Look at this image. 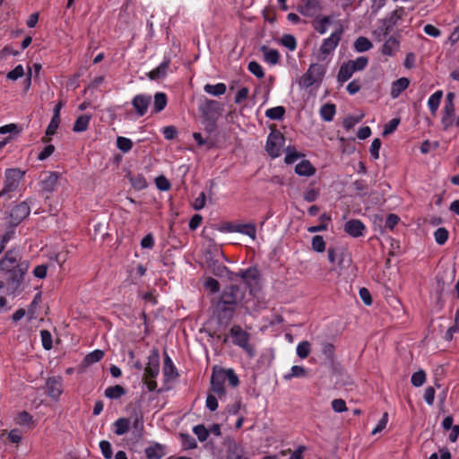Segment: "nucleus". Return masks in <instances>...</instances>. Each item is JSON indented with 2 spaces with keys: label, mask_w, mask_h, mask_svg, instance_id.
Here are the masks:
<instances>
[{
  "label": "nucleus",
  "mask_w": 459,
  "mask_h": 459,
  "mask_svg": "<svg viewBox=\"0 0 459 459\" xmlns=\"http://www.w3.org/2000/svg\"><path fill=\"white\" fill-rule=\"evenodd\" d=\"M204 245H207L206 263L208 269L216 276H224L228 269L221 261L223 255L220 247L212 238L203 235V246Z\"/></svg>",
  "instance_id": "nucleus-1"
},
{
  "label": "nucleus",
  "mask_w": 459,
  "mask_h": 459,
  "mask_svg": "<svg viewBox=\"0 0 459 459\" xmlns=\"http://www.w3.org/2000/svg\"><path fill=\"white\" fill-rule=\"evenodd\" d=\"M203 442L204 447L209 449L215 456L221 455V445L223 444V437L221 434V426L219 424H212L210 428L203 426Z\"/></svg>",
  "instance_id": "nucleus-2"
},
{
  "label": "nucleus",
  "mask_w": 459,
  "mask_h": 459,
  "mask_svg": "<svg viewBox=\"0 0 459 459\" xmlns=\"http://www.w3.org/2000/svg\"><path fill=\"white\" fill-rule=\"evenodd\" d=\"M21 256L18 251L15 249L8 250L4 257L0 260V271L6 273H14L16 270H22L26 272L28 264L23 263L19 264Z\"/></svg>",
  "instance_id": "nucleus-3"
},
{
  "label": "nucleus",
  "mask_w": 459,
  "mask_h": 459,
  "mask_svg": "<svg viewBox=\"0 0 459 459\" xmlns=\"http://www.w3.org/2000/svg\"><path fill=\"white\" fill-rule=\"evenodd\" d=\"M325 73V68L322 65L312 64L307 71L299 79V84L301 88H308L322 81Z\"/></svg>",
  "instance_id": "nucleus-4"
},
{
  "label": "nucleus",
  "mask_w": 459,
  "mask_h": 459,
  "mask_svg": "<svg viewBox=\"0 0 459 459\" xmlns=\"http://www.w3.org/2000/svg\"><path fill=\"white\" fill-rule=\"evenodd\" d=\"M342 31L341 28L336 27L331 36L324 40L320 48V52L317 55V60H325L327 56L335 49L340 41Z\"/></svg>",
  "instance_id": "nucleus-5"
},
{
  "label": "nucleus",
  "mask_w": 459,
  "mask_h": 459,
  "mask_svg": "<svg viewBox=\"0 0 459 459\" xmlns=\"http://www.w3.org/2000/svg\"><path fill=\"white\" fill-rule=\"evenodd\" d=\"M25 171L19 169H7L4 172V186L3 190L9 194L15 191L22 179L23 178Z\"/></svg>",
  "instance_id": "nucleus-6"
},
{
  "label": "nucleus",
  "mask_w": 459,
  "mask_h": 459,
  "mask_svg": "<svg viewBox=\"0 0 459 459\" xmlns=\"http://www.w3.org/2000/svg\"><path fill=\"white\" fill-rule=\"evenodd\" d=\"M227 382L226 369L221 368H214L211 378L212 390L217 394L219 398L224 394L225 383Z\"/></svg>",
  "instance_id": "nucleus-7"
},
{
  "label": "nucleus",
  "mask_w": 459,
  "mask_h": 459,
  "mask_svg": "<svg viewBox=\"0 0 459 459\" xmlns=\"http://www.w3.org/2000/svg\"><path fill=\"white\" fill-rule=\"evenodd\" d=\"M227 382L226 369L221 368H214L211 378L212 390L217 394L219 398L224 394L225 383Z\"/></svg>",
  "instance_id": "nucleus-8"
},
{
  "label": "nucleus",
  "mask_w": 459,
  "mask_h": 459,
  "mask_svg": "<svg viewBox=\"0 0 459 459\" xmlns=\"http://www.w3.org/2000/svg\"><path fill=\"white\" fill-rule=\"evenodd\" d=\"M227 382L226 369L221 368H214L211 378L212 390L217 394L219 398L224 394L225 383Z\"/></svg>",
  "instance_id": "nucleus-9"
},
{
  "label": "nucleus",
  "mask_w": 459,
  "mask_h": 459,
  "mask_svg": "<svg viewBox=\"0 0 459 459\" xmlns=\"http://www.w3.org/2000/svg\"><path fill=\"white\" fill-rule=\"evenodd\" d=\"M30 212V208L26 202H22L12 207L9 217L13 227L19 225Z\"/></svg>",
  "instance_id": "nucleus-10"
},
{
  "label": "nucleus",
  "mask_w": 459,
  "mask_h": 459,
  "mask_svg": "<svg viewBox=\"0 0 459 459\" xmlns=\"http://www.w3.org/2000/svg\"><path fill=\"white\" fill-rule=\"evenodd\" d=\"M284 139L279 132H273L268 135L266 143V151L273 158L281 155V150L283 146Z\"/></svg>",
  "instance_id": "nucleus-11"
},
{
  "label": "nucleus",
  "mask_w": 459,
  "mask_h": 459,
  "mask_svg": "<svg viewBox=\"0 0 459 459\" xmlns=\"http://www.w3.org/2000/svg\"><path fill=\"white\" fill-rule=\"evenodd\" d=\"M145 375L149 378H155L160 373V352L157 348H153L148 356L147 364L144 369Z\"/></svg>",
  "instance_id": "nucleus-12"
},
{
  "label": "nucleus",
  "mask_w": 459,
  "mask_h": 459,
  "mask_svg": "<svg viewBox=\"0 0 459 459\" xmlns=\"http://www.w3.org/2000/svg\"><path fill=\"white\" fill-rule=\"evenodd\" d=\"M25 272L22 270H16L14 273H6L8 275L5 284H6V294L8 295H15L23 281V274Z\"/></svg>",
  "instance_id": "nucleus-13"
},
{
  "label": "nucleus",
  "mask_w": 459,
  "mask_h": 459,
  "mask_svg": "<svg viewBox=\"0 0 459 459\" xmlns=\"http://www.w3.org/2000/svg\"><path fill=\"white\" fill-rule=\"evenodd\" d=\"M152 102V97L149 94H137L132 100L134 107L138 117H143L148 110Z\"/></svg>",
  "instance_id": "nucleus-14"
},
{
  "label": "nucleus",
  "mask_w": 459,
  "mask_h": 459,
  "mask_svg": "<svg viewBox=\"0 0 459 459\" xmlns=\"http://www.w3.org/2000/svg\"><path fill=\"white\" fill-rule=\"evenodd\" d=\"M231 334L234 338V342L243 348L247 353L253 355V348L249 344L248 334L243 331L239 326H234L231 329Z\"/></svg>",
  "instance_id": "nucleus-15"
},
{
  "label": "nucleus",
  "mask_w": 459,
  "mask_h": 459,
  "mask_svg": "<svg viewBox=\"0 0 459 459\" xmlns=\"http://www.w3.org/2000/svg\"><path fill=\"white\" fill-rule=\"evenodd\" d=\"M220 298L224 300V303L236 307L237 303L241 299V295L238 287L231 285L224 290Z\"/></svg>",
  "instance_id": "nucleus-16"
},
{
  "label": "nucleus",
  "mask_w": 459,
  "mask_h": 459,
  "mask_svg": "<svg viewBox=\"0 0 459 459\" xmlns=\"http://www.w3.org/2000/svg\"><path fill=\"white\" fill-rule=\"evenodd\" d=\"M169 65L170 59L165 56L162 62L157 67L147 74V76L153 81L163 79L167 74Z\"/></svg>",
  "instance_id": "nucleus-17"
},
{
  "label": "nucleus",
  "mask_w": 459,
  "mask_h": 459,
  "mask_svg": "<svg viewBox=\"0 0 459 459\" xmlns=\"http://www.w3.org/2000/svg\"><path fill=\"white\" fill-rule=\"evenodd\" d=\"M46 385L48 395L53 399L58 398L63 391L62 378L60 377L48 378Z\"/></svg>",
  "instance_id": "nucleus-18"
},
{
  "label": "nucleus",
  "mask_w": 459,
  "mask_h": 459,
  "mask_svg": "<svg viewBox=\"0 0 459 459\" xmlns=\"http://www.w3.org/2000/svg\"><path fill=\"white\" fill-rule=\"evenodd\" d=\"M163 375L166 380H174L178 376V369L175 367L172 359L166 351L164 352L163 359Z\"/></svg>",
  "instance_id": "nucleus-19"
},
{
  "label": "nucleus",
  "mask_w": 459,
  "mask_h": 459,
  "mask_svg": "<svg viewBox=\"0 0 459 459\" xmlns=\"http://www.w3.org/2000/svg\"><path fill=\"white\" fill-rule=\"evenodd\" d=\"M400 48V40L395 36L389 37L384 43L381 48V53L384 56H394Z\"/></svg>",
  "instance_id": "nucleus-20"
},
{
  "label": "nucleus",
  "mask_w": 459,
  "mask_h": 459,
  "mask_svg": "<svg viewBox=\"0 0 459 459\" xmlns=\"http://www.w3.org/2000/svg\"><path fill=\"white\" fill-rule=\"evenodd\" d=\"M59 174L56 171L48 172L44 179L41 180V189L47 193H53L56 187Z\"/></svg>",
  "instance_id": "nucleus-21"
},
{
  "label": "nucleus",
  "mask_w": 459,
  "mask_h": 459,
  "mask_svg": "<svg viewBox=\"0 0 459 459\" xmlns=\"http://www.w3.org/2000/svg\"><path fill=\"white\" fill-rule=\"evenodd\" d=\"M344 230L350 236L358 238L363 235L365 225L359 220H351L345 223Z\"/></svg>",
  "instance_id": "nucleus-22"
},
{
  "label": "nucleus",
  "mask_w": 459,
  "mask_h": 459,
  "mask_svg": "<svg viewBox=\"0 0 459 459\" xmlns=\"http://www.w3.org/2000/svg\"><path fill=\"white\" fill-rule=\"evenodd\" d=\"M144 452L148 459H161L167 454V446L160 443H154L147 446Z\"/></svg>",
  "instance_id": "nucleus-23"
},
{
  "label": "nucleus",
  "mask_w": 459,
  "mask_h": 459,
  "mask_svg": "<svg viewBox=\"0 0 459 459\" xmlns=\"http://www.w3.org/2000/svg\"><path fill=\"white\" fill-rule=\"evenodd\" d=\"M227 459H247L243 448L233 440L227 443Z\"/></svg>",
  "instance_id": "nucleus-24"
},
{
  "label": "nucleus",
  "mask_w": 459,
  "mask_h": 459,
  "mask_svg": "<svg viewBox=\"0 0 459 459\" xmlns=\"http://www.w3.org/2000/svg\"><path fill=\"white\" fill-rule=\"evenodd\" d=\"M409 83H410V81L409 79L405 78V77H402L394 82H392V86H391V91H390V94H391V97L393 99H396L399 97V95L405 90L408 88L409 86Z\"/></svg>",
  "instance_id": "nucleus-25"
},
{
  "label": "nucleus",
  "mask_w": 459,
  "mask_h": 459,
  "mask_svg": "<svg viewBox=\"0 0 459 459\" xmlns=\"http://www.w3.org/2000/svg\"><path fill=\"white\" fill-rule=\"evenodd\" d=\"M167 103V95L161 91L156 92L153 97L152 112L155 114L161 112L166 108Z\"/></svg>",
  "instance_id": "nucleus-26"
},
{
  "label": "nucleus",
  "mask_w": 459,
  "mask_h": 459,
  "mask_svg": "<svg viewBox=\"0 0 459 459\" xmlns=\"http://www.w3.org/2000/svg\"><path fill=\"white\" fill-rule=\"evenodd\" d=\"M214 307L219 316L224 319L230 318L235 310L233 306H229L224 303V300L221 298H220V299L214 304Z\"/></svg>",
  "instance_id": "nucleus-27"
},
{
  "label": "nucleus",
  "mask_w": 459,
  "mask_h": 459,
  "mask_svg": "<svg viewBox=\"0 0 459 459\" xmlns=\"http://www.w3.org/2000/svg\"><path fill=\"white\" fill-rule=\"evenodd\" d=\"M260 50L261 52L263 53L264 55V60L272 65H275L279 63L280 61V53L278 52V50L276 49H273V48H269L268 47L266 46H262L260 48Z\"/></svg>",
  "instance_id": "nucleus-28"
},
{
  "label": "nucleus",
  "mask_w": 459,
  "mask_h": 459,
  "mask_svg": "<svg viewBox=\"0 0 459 459\" xmlns=\"http://www.w3.org/2000/svg\"><path fill=\"white\" fill-rule=\"evenodd\" d=\"M295 172L299 176L310 177L315 174L316 169L308 160H301L295 167Z\"/></svg>",
  "instance_id": "nucleus-29"
},
{
  "label": "nucleus",
  "mask_w": 459,
  "mask_h": 459,
  "mask_svg": "<svg viewBox=\"0 0 459 459\" xmlns=\"http://www.w3.org/2000/svg\"><path fill=\"white\" fill-rule=\"evenodd\" d=\"M455 106H445L443 109V116H442V125L444 126L445 129L449 128L453 126L455 121Z\"/></svg>",
  "instance_id": "nucleus-30"
},
{
  "label": "nucleus",
  "mask_w": 459,
  "mask_h": 459,
  "mask_svg": "<svg viewBox=\"0 0 459 459\" xmlns=\"http://www.w3.org/2000/svg\"><path fill=\"white\" fill-rule=\"evenodd\" d=\"M104 394L109 400H118L126 394V390L121 385H116L106 388Z\"/></svg>",
  "instance_id": "nucleus-31"
},
{
  "label": "nucleus",
  "mask_w": 459,
  "mask_h": 459,
  "mask_svg": "<svg viewBox=\"0 0 459 459\" xmlns=\"http://www.w3.org/2000/svg\"><path fill=\"white\" fill-rule=\"evenodd\" d=\"M91 117L90 115H81L75 120L73 131L75 133L85 132L89 126Z\"/></svg>",
  "instance_id": "nucleus-32"
},
{
  "label": "nucleus",
  "mask_w": 459,
  "mask_h": 459,
  "mask_svg": "<svg viewBox=\"0 0 459 459\" xmlns=\"http://www.w3.org/2000/svg\"><path fill=\"white\" fill-rule=\"evenodd\" d=\"M397 19V13L396 12H394L390 17V24L388 25H384L382 28H380L379 30H376L374 32V35L376 36V39L378 41H381L383 39V38H385V36H387L391 30V27L393 24L395 23V21Z\"/></svg>",
  "instance_id": "nucleus-33"
},
{
  "label": "nucleus",
  "mask_w": 459,
  "mask_h": 459,
  "mask_svg": "<svg viewBox=\"0 0 459 459\" xmlns=\"http://www.w3.org/2000/svg\"><path fill=\"white\" fill-rule=\"evenodd\" d=\"M307 377V370L301 366H293L290 368V371L283 376L285 380H290L293 377L296 378H304Z\"/></svg>",
  "instance_id": "nucleus-34"
},
{
  "label": "nucleus",
  "mask_w": 459,
  "mask_h": 459,
  "mask_svg": "<svg viewBox=\"0 0 459 459\" xmlns=\"http://www.w3.org/2000/svg\"><path fill=\"white\" fill-rule=\"evenodd\" d=\"M234 231L247 235L250 237L252 239L255 238L256 236V229L254 224H238L235 227Z\"/></svg>",
  "instance_id": "nucleus-35"
},
{
  "label": "nucleus",
  "mask_w": 459,
  "mask_h": 459,
  "mask_svg": "<svg viewBox=\"0 0 459 459\" xmlns=\"http://www.w3.org/2000/svg\"><path fill=\"white\" fill-rule=\"evenodd\" d=\"M442 96V91H437L429 98L428 106L433 115H436L438 109Z\"/></svg>",
  "instance_id": "nucleus-36"
},
{
  "label": "nucleus",
  "mask_w": 459,
  "mask_h": 459,
  "mask_svg": "<svg viewBox=\"0 0 459 459\" xmlns=\"http://www.w3.org/2000/svg\"><path fill=\"white\" fill-rule=\"evenodd\" d=\"M114 426H115L114 432L117 436H122L129 430L130 420L126 418H120L115 421Z\"/></svg>",
  "instance_id": "nucleus-37"
},
{
  "label": "nucleus",
  "mask_w": 459,
  "mask_h": 459,
  "mask_svg": "<svg viewBox=\"0 0 459 459\" xmlns=\"http://www.w3.org/2000/svg\"><path fill=\"white\" fill-rule=\"evenodd\" d=\"M41 302V293H37L30 304L29 305L27 316L28 320L31 321L36 317L37 308L39 307V304Z\"/></svg>",
  "instance_id": "nucleus-38"
},
{
  "label": "nucleus",
  "mask_w": 459,
  "mask_h": 459,
  "mask_svg": "<svg viewBox=\"0 0 459 459\" xmlns=\"http://www.w3.org/2000/svg\"><path fill=\"white\" fill-rule=\"evenodd\" d=\"M178 439L184 450L192 449L196 446L195 439L188 433H179Z\"/></svg>",
  "instance_id": "nucleus-39"
},
{
  "label": "nucleus",
  "mask_w": 459,
  "mask_h": 459,
  "mask_svg": "<svg viewBox=\"0 0 459 459\" xmlns=\"http://www.w3.org/2000/svg\"><path fill=\"white\" fill-rule=\"evenodd\" d=\"M373 48L371 41L366 37H359L354 42V48L357 52H365Z\"/></svg>",
  "instance_id": "nucleus-40"
},
{
  "label": "nucleus",
  "mask_w": 459,
  "mask_h": 459,
  "mask_svg": "<svg viewBox=\"0 0 459 459\" xmlns=\"http://www.w3.org/2000/svg\"><path fill=\"white\" fill-rule=\"evenodd\" d=\"M354 73V69L350 65L348 62H346L341 66L339 70L338 81L342 82H346L352 76Z\"/></svg>",
  "instance_id": "nucleus-41"
},
{
  "label": "nucleus",
  "mask_w": 459,
  "mask_h": 459,
  "mask_svg": "<svg viewBox=\"0 0 459 459\" xmlns=\"http://www.w3.org/2000/svg\"><path fill=\"white\" fill-rule=\"evenodd\" d=\"M335 114V106L333 104H325L320 108V116L321 117L327 122L333 120V116Z\"/></svg>",
  "instance_id": "nucleus-42"
},
{
  "label": "nucleus",
  "mask_w": 459,
  "mask_h": 459,
  "mask_svg": "<svg viewBox=\"0 0 459 459\" xmlns=\"http://www.w3.org/2000/svg\"><path fill=\"white\" fill-rule=\"evenodd\" d=\"M297 355L304 359L307 358L311 352V344L308 341H302L298 343L296 348Z\"/></svg>",
  "instance_id": "nucleus-43"
},
{
  "label": "nucleus",
  "mask_w": 459,
  "mask_h": 459,
  "mask_svg": "<svg viewBox=\"0 0 459 459\" xmlns=\"http://www.w3.org/2000/svg\"><path fill=\"white\" fill-rule=\"evenodd\" d=\"M103 357H104V351L101 350L96 349L85 356L84 362L87 365H91V364L97 363L100 360H101L103 359Z\"/></svg>",
  "instance_id": "nucleus-44"
},
{
  "label": "nucleus",
  "mask_w": 459,
  "mask_h": 459,
  "mask_svg": "<svg viewBox=\"0 0 459 459\" xmlns=\"http://www.w3.org/2000/svg\"><path fill=\"white\" fill-rule=\"evenodd\" d=\"M204 91L212 94L213 96H220L225 93L226 91V85L224 83H217L215 85L206 84L204 86Z\"/></svg>",
  "instance_id": "nucleus-45"
},
{
  "label": "nucleus",
  "mask_w": 459,
  "mask_h": 459,
  "mask_svg": "<svg viewBox=\"0 0 459 459\" xmlns=\"http://www.w3.org/2000/svg\"><path fill=\"white\" fill-rule=\"evenodd\" d=\"M331 24V19L329 17H324L314 22V28L320 34H324L326 32Z\"/></svg>",
  "instance_id": "nucleus-46"
},
{
  "label": "nucleus",
  "mask_w": 459,
  "mask_h": 459,
  "mask_svg": "<svg viewBox=\"0 0 459 459\" xmlns=\"http://www.w3.org/2000/svg\"><path fill=\"white\" fill-rule=\"evenodd\" d=\"M133 147V142L131 139L124 136H118L117 138V148L122 152H128Z\"/></svg>",
  "instance_id": "nucleus-47"
},
{
  "label": "nucleus",
  "mask_w": 459,
  "mask_h": 459,
  "mask_svg": "<svg viewBox=\"0 0 459 459\" xmlns=\"http://www.w3.org/2000/svg\"><path fill=\"white\" fill-rule=\"evenodd\" d=\"M426 381V372L423 369H419L411 376V382L416 387L421 386Z\"/></svg>",
  "instance_id": "nucleus-48"
},
{
  "label": "nucleus",
  "mask_w": 459,
  "mask_h": 459,
  "mask_svg": "<svg viewBox=\"0 0 459 459\" xmlns=\"http://www.w3.org/2000/svg\"><path fill=\"white\" fill-rule=\"evenodd\" d=\"M348 63L355 72H358L363 70L367 66L368 59L366 56H359L355 60H349Z\"/></svg>",
  "instance_id": "nucleus-49"
},
{
  "label": "nucleus",
  "mask_w": 459,
  "mask_h": 459,
  "mask_svg": "<svg viewBox=\"0 0 459 459\" xmlns=\"http://www.w3.org/2000/svg\"><path fill=\"white\" fill-rule=\"evenodd\" d=\"M285 113V109L281 106L272 108L266 110L265 115L271 119H281Z\"/></svg>",
  "instance_id": "nucleus-50"
},
{
  "label": "nucleus",
  "mask_w": 459,
  "mask_h": 459,
  "mask_svg": "<svg viewBox=\"0 0 459 459\" xmlns=\"http://www.w3.org/2000/svg\"><path fill=\"white\" fill-rule=\"evenodd\" d=\"M247 69L252 74H254L257 78H263L264 76L263 67L256 61L249 62Z\"/></svg>",
  "instance_id": "nucleus-51"
},
{
  "label": "nucleus",
  "mask_w": 459,
  "mask_h": 459,
  "mask_svg": "<svg viewBox=\"0 0 459 459\" xmlns=\"http://www.w3.org/2000/svg\"><path fill=\"white\" fill-rule=\"evenodd\" d=\"M61 122L60 117H52L51 120L46 129V135L52 136L56 134Z\"/></svg>",
  "instance_id": "nucleus-52"
},
{
  "label": "nucleus",
  "mask_w": 459,
  "mask_h": 459,
  "mask_svg": "<svg viewBox=\"0 0 459 459\" xmlns=\"http://www.w3.org/2000/svg\"><path fill=\"white\" fill-rule=\"evenodd\" d=\"M22 76H24V69L22 65H17L6 74V78L10 81H16Z\"/></svg>",
  "instance_id": "nucleus-53"
},
{
  "label": "nucleus",
  "mask_w": 459,
  "mask_h": 459,
  "mask_svg": "<svg viewBox=\"0 0 459 459\" xmlns=\"http://www.w3.org/2000/svg\"><path fill=\"white\" fill-rule=\"evenodd\" d=\"M100 448L101 454L105 459H111L113 456V451L111 444L107 440H101L100 442Z\"/></svg>",
  "instance_id": "nucleus-54"
},
{
  "label": "nucleus",
  "mask_w": 459,
  "mask_h": 459,
  "mask_svg": "<svg viewBox=\"0 0 459 459\" xmlns=\"http://www.w3.org/2000/svg\"><path fill=\"white\" fill-rule=\"evenodd\" d=\"M155 186L160 191H168L171 187V184L165 176H159L155 178Z\"/></svg>",
  "instance_id": "nucleus-55"
},
{
  "label": "nucleus",
  "mask_w": 459,
  "mask_h": 459,
  "mask_svg": "<svg viewBox=\"0 0 459 459\" xmlns=\"http://www.w3.org/2000/svg\"><path fill=\"white\" fill-rule=\"evenodd\" d=\"M321 351L327 359L333 360L334 354V347L331 342H323L321 343Z\"/></svg>",
  "instance_id": "nucleus-56"
},
{
  "label": "nucleus",
  "mask_w": 459,
  "mask_h": 459,
  "mask_svg": "<svg viewBox=\"0 0 459 459\" xmlns=\"http://www.w3.org/2000/svg\"><path fill=\"white\" fill-rule=\"evenodd\" d=\"M434 238L438 245H443L448 238V231L445 228H438L434 232Z\"/></svg>",
  "instance_id": "nucleus-57"
},
{
  "label": "nucleus",
  "mask_w": 459,
  "mask_h": 459,
  "mask_svg": "<svg viewBox=\"0 0 459 459\" xmlns=\"http://www.w3.org/2000/svg\"><path fill=\"white\" fill-rule=\"evenodd\" d=\"M281 42L284 47H286L290 51L295 50L297 47L296 39L290 34L283 35L281 39Z\"/></svg>",
  "instance_id": "nucleus-58"
},
{
  "label": "nucleus",
  "mask_w": 459,
  "mask_h": 459,
  "mask_svg": "<svg viewBox=\"0 0 459 459\" xmlns=\"http://www.w3.org/2000/svg\"><path fill=\"white\" fill-rule=\"evenodd\" d=\"M32 421V416L27 411H22L17 415V423L22 426L30 427Z\"/></svg>",
  "instance_id": "nucleus-59"
},
{
  "label": "nucleus",
  "mask_w": 459,
  "mask_h": 459,
  "mask_svg": "<svg viewBox=\"0 0 459 459\" xmlns=\"http://www.w3.org/2000/svg\"><path fill=\"white\" fill-rule=\"evenodd\" d=\"M40 337L43 348L47 351H49L52 348L51 333L47 330H42L40 332Z\"/></svg>",
  "instance_id": "nucleus-60"
},
{
  "label": "nucleus",
  "mask_w": 459,
  "mask_h": 459,
  "mask_svg": "<svg viewBox=\"0 0 459 459\" xmlns=\"http://www.w3.org/2000/svg\"><path fill=\"white\" fill-rule=\"evenodd\" d=\"M240 276L247 283L250 284L251 281H255L257 279V271L255 269L249 268L241 272Z\"/></svg>",
  "instance_id": "nucleus-61"
},
{
  "label": "nucleus",
  "mask_w": 459,
  "mask_h": 459,
  "mask_svg": "<svg viewBox=\"0 0 459 459\" xmlns=\"http://www.w3.org/2000/svg\"><path fill=\"white\" fill-rule=\"evenodd\" d=\"M312 247L316 252H323L325 248V242L321 236H315L312 238Z\"/></svg>",
  "instance_id": "nucleus-62"
},
{
  "label": "nucleus",
  "mask_w": 459,
  "mask_h": 459,
  "mask_svg": "<svg viewBox=\"0 0 459 459\" xmlns=\"http://www.w3.org/2000/svg\"><path fill=\"white\" fill-rule=\"evenodd\" d=\"M161 132L166 140H173L178 134V130L174 126H164Z\"/></svg>",
  "instance_id": "nucleus-63"
},
{
  "label": "nucleus",
  "mask_w": 459,
  "mask_h": 459,
  "mask_svg": "<svg viewBox=\"0 0 459 459\" xmlns=\"http://www.w3.org/2000/svg\"><path fill=\"white\" fill-rule=\"evenodd\" d=\"M204 287L206 290H208L209 291H211L212 293L218 292L220 290V284H219L218 281L213 278H211V277H209L205 280Z\"/></svg>",
  "instance_id": "nucleus-64"
}]
</instances>
